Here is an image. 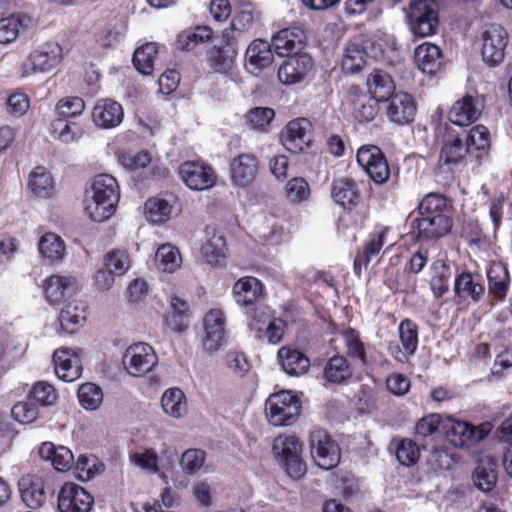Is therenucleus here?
<instances>
[{
  "instance_id": "36",
  "label": "nucleus",
  "mask_w": 512,
  "mask_h": 512,
  "mask_svg": "<svg viewBox=\"0 0 512 512\" xmlns=\"http://www.w3.org/2000/svg\"><path fill=\"white\" fill-rule=\"evenodd\" d=\"M39 456L45 461H49L52 467L58 472L69 471L75 462L72 451L62 445H55L52 442H44L38 450Z\"/></svg>"
},
{
  "instance_id": "10",
  "label": "nucleus",
  "mask_w": 512,
  "mask_h": 512,
  "mask_svg": "<svg viewBox=\"0 0 512 512\" xmlns=\"http://www.w3.org/2000/svg\"><path fill=\"white\" fill-rule=\"evenodd\" d=\"M233 13L230 27L223 32H230L237 36V41L242 36L255 32L261 24L262 12L252 0H232Z\"/></svg>"
},
{
  "instance_id": "59",
  "label": "nucleus",
  "mask_w": 512,
  "mask_h": 512,
  "mask_svg": "<svg viewBox=\"0 0 512 512\" xmlns=\"http://www.w3.org/2000/svg\"><path fill=\"white\" fill-rule=\"evenodd\" d=\"M399 338L407 355H412L418 347V325L411 319H403L398 327Z\"/></svg>"
},
{
  "instance_id": "31",
  "label": "nucleus",
  "mask_w": 512,
  "mask_h": 512,
  "mask_svg": "<svg viewBox=\"0 0 512 512\" xmlns=\"http://www.w3.org/2000/svg\"><path fill=\"white\" fill-rule=\"evenodd\" d=\"M46 301L51 305L61 303L76 290V279L62 275H51L42 284Z\"/></svg>"
},
{
  "instance_id": "19",
  "label": "nucleus",
  "mask_w": 512,
  "mask_h": 512,
  "mask_svg": "<svg viewBox=\"0 0 512 512\" xmlns=\"http://www.w3.org/2000/svg\"><path fill=\"white\" fill-rule=\"evenodd\" d=\"M222 41L221 45H214L207 51L208 64L217 73H227L230 71L238 54L236 35H232L230 32H223Z\"/></svg>"
},
{
  "instance_id": "37",
  "label": "nucleus",
  "mask_w": 512,
  "mask_h": 512,
  "mask_svg": "<svg viewBox=\"0 0 512 512\" xmlns=\"http://www.w3.org/2000/svg\"><path fill=\"white\" fill-rule=\"evenodd\" d=\"M366 85V93L380 102H385L396 93L392 77L382 69H373L367 77Z\"/></svg>"
},
{
  "instance_id": "3",
  "label": "nucleus",
  "mask_w": 512,
  "mask_h": 512,
  "mask_svg": "<svg viewBox=\"0 0 512 512\" xmlns=\"http://www.w3.org/2000/svg\"><path fill=\"white\" fill-rule=\"evenodd\" d=\"M332 200L347 213L356 212L355 226L362 227L369 216L368 208L363 204L362 182L351 176L336 177L330 185Z\"/></svg>"
},
{
  "instance_id": "64",
  "label": "nucleus",
  "mask_w": 512,
  "mask_h": 512,
  "mask_svg": "<svg viewBox=\"0 0 512 512\" xmlns=\"http://www.w3.org/2000/svg\"><path fill=\"white\" fill-rule=\"evenodd\" d=\"M460 237L470 246H480L487 242V237L476 219L463 221L460 229Z\"/></svg>"
},
{
  "instance_id": "53",
  "label": "nucleus",
  "mask_w": 512,
  "mask_h": 512,
  "mask_svg": "<svg viewBox=\"0 0 512 512\" xmlns=\"http://www.w3.org/2000/svg\"><path fill=\"white\" fill-rule=\"evenodd\" d=\"M39 253L50 261H59L65 255V243L55 233H45L38 242Z\"/></svg>"
},
{
  "instance_id": "52",
  "label": "nucleus",
  "mask_w": 512,
  "mask_h": 512,
  "mask_svg": "<svg viewBox=\"0 0 512 512\" xmlns=\"http://www.w3.org/2000/svg\"><path fill=\"white\" fill-rule=\"evenodd\" d=\"M31 19L24 14H12L0 19V44L16 40L20 29L28 26Z\"/></svg>"
},
{
  "instance_id": "5",
  "label": "nucleus",
  "mask_w": 512,
  "mask_h": 512,
  "mask_svg": "<svg viewBox=\"0 0 512 512\" xmlns=\"http://www.w3.org/2000/svg\"><path fill=\"white\" fill-rule=\"evenodd\" d=\"M302 449V442L294 435L281 434L274 439L272 444V452L276 461L294 480L301 479L307 472Z\"/></svg>"
},
{
  "instance_id": "1",
  "label": "nucleus",
  "mask_w": 512,
  "mask_h": 512,
  "mask_svg": "<svg viewBox=\"0 0 512 512\" xmlns=\"http://www.w3.org/2000/svg\"><path fill=\"white\" fill-rule=\"evenodd\" d=\"M415 212L417 216L410 223V234L417 242L439 240L453 228L452 206L440 193L425 195Z\"/></svg>"
},
{
  "instance_id": "56",
  "label": "nucleus",
  "mask_w": 512,
  "mask_h": 512,
  "mask_svg": "<svg viewBox=\"0 0 512 512\" xmlns=\"http://www.w3.org/2000/svg\"><path fill=\"white\" fill-rule=\"evenodd\" d=\"M472 478L479 490L483 492L492 491L497 483L496 465L491 462H480L474 469Z\"/></svg>"
},
{
  "instance_id": "21",
  "label": "nucleus",
  "mask_w": 512,
  "mask_h": 512,
  "mask_svg": "<svg viewBox=\"0 0 512 512\" xmlns=\"http://www.w3.org/2000/svg\"><path fill=\"white\" fill-rule=\"evenodd\" d=\"M385 111L388 120L396 125H407L414 121L417 104L412 95L397 92L388 100Z\"/></svg>"
},
{
  "instance_id": "2",
  "label": "nucleus",
  "mask_w": 512,
  "mask_h": 512,
  "mask_svg": "<svg viewBox=\"0 0 512 512\" xmlns=\"http://www.w3.org/2000/svg\"><path fill=\"white\" fill-rule=\"evenodd\" d=\"M85 196V214L93 222L101 223L114 215L120 199V188L115 177L102 173L94 176Z\"/></svg>"
},
{
  "instance_id": "39",
  "label": "nucleus",
  "mask_w": 512,
  "mask_h": 512,
  "mask_svg": "<svg viewBox=\"0 0 512 512\" xmlns=\"http://www.w3.org/2000/svg\"><path fill=\"white\" fill-rule=\"evenodd\" d=\"M277 356L283 370L290 376H300L309 370V358L297 349L283 346Z\"/></svg>"
},
{
  "instance_id": "60",
  "label": "nucleus",
  "mask_w": 512,
  "mask_h": 512,
  "mask_svg": "<svg viewBox=\"0 0 512 512\" xmlns=\"http://www.w3.org/2000/svg\"><path fill=\"white\" fill-rule=\"evenodd\" d=\"M78 479L88 481L101 473L104 469L103 463L94 455H80L74 462Z\"/></svg>"
},
{
  "instance_id": "43",
  "label": "nucleus",
  "mask_w": 512,
  "mask_h": 512,
  "mask_svg": "<svg viewBox=\"0 0 512 512\" xmlns=\"http://www.w3.org/2000/svg\"><path fill=\"white\" fill-rule=\"evenodd\" d=\"M464 140L469 154L477 160L486 156L491 147L490 132L484 125H476L468 132L465 130Z\"/></svg>"
},
{
  "instance_id": "15",
  "label": "nucleus",
  "mask_w": 512,
  "mask_h": 512,
  "mask_svg": "<svg viewBox=\"0 0 512 512\" xmlns=\"http://www.w3.org/2000/svg\"><path fill=\"white\" fill-rule=\"evenodd\" d=\"M204 337L203 348L210 352L218 351L226 342V316L221 309L213 308L207 311L202 319Z\"/></svg>"
},
{
  "instance_id": "34",
  "label": "nucleus",
  "mask_w": 512,
  "mask_h": 512,
  "mask_svg": "<svg viewBox=\"0 0 512 512\" xmlns=\"http://www.w3.org/2000/svg\"><path fill=\"white\" fill-rule=\"evenodd\" d=\"M177 204L178 198L174 194H167L166 197H150L144 204L145 215L152 223L167 222L174 214Z\"/></svg>"
},
{
  "instance_id": "27",
  "label": "nucleus",
  "mask_w": 512,
  "mask_h": 512,
  "mask_svg": "<svg viewBox=\"0 0 512 512\" xmlns=\"http://www.w3.org/2000/svg\"><path fill=\"white\" fill-rule=\"evenodd\" d=\"M389 227H382L378 231L369 234L361 249L357 251L353 268L356 275L360 276L362 269L367 268L373 257L377 256L383 248Z\"/></svg>"
},
{
  "instance_id": "63",
  "label": "nucleus",
  "mask_w": 512,
  "mask_h": 512,
  "mask_svg": "<svg viewBox=\"0 0 512 512\" xmlns=\"http://www.w3.org/2000/svg\"><path fill=\"white\" fill-rule=\"evenodd\" d=\"M274 117L275 111L269 107H254L245 114L246 123L255 130H264Z\"/></svg>"
},
{
  "instance_id": "9",
  "label": "nucleus",
  "mask_w": 512,
  "mask_h": 512,
  "mask_svg": "<svg viewBox=\"0 0 512 512\" xmlns=\"http://www.w3.org/2000/svg\"><path fill=\"white\" fill-rule=\"evenodd\" d=\"M358 165L376 185L388 182L391 168L383 150L374 144L362 145L356 154Z\"/></svg>"
},
{
  "instance_id": "18",
  "label": "nucleus",
  "mask_w": 512,
  "mask_h": 512,
  "mask_svg": "<svg viewBox=\"0 0 512 512\" xmlns=\"http://www.w3.org/2000/svg\"><path fill=\"white\" fill-rule=\"evenodd\" d=\"M158 358L153 347L147 343H136L127 348L123 364L130 375L143 376L157 364Z\"/></svg>"
},
{
  "instance_id": "16",
  "label": "nucleus",
  "mask_w": 512,
  "mask_h": 512,
  "mask_svg": "<svg viewBox=\"0 0 512 512\" xmlns=\"http://www.w3.org/2000/svg\"><path fill=\"white\" fill-rule=\"evenodd\" d=\"M352 117L360 124L372 122L378 112L380 101L373 98L358 85H351L346 94Z\"/></svg>"
},
{
  "instance_id": "50",
  "label": "nucleus",
  "mask_w": 512,
  "mask_h": 512,
  "mask_svg": "<svg viewBox=\"0 0 512 512\" xmlns=\"http://www.w3.org/2000/svg\"><path fill=\"white\" fill-rule=\"evenodd\" d=\"M85 109V102L80 97H65L61 99L56 106L58 118L53 122V132H56L59 126H62L63 120L74 119L81 115Z\"/></svg>"
},
{
  "instance_id": "32",
  "label": "nucleus",
  "mask_w": 512,
  "mask_h": 512,
  "mask_svg": "<svg viewBox=\"0 0 512 512\" xmlns=\"http://www.w3.org/2000/svg\"><path fill=\"white\" fill-rule=\"evenodd\" d=\"M124 117L123 107L111 99L99 100L92 110V119L96 126L103 129L115 128Z\"/></svg>"
},
{
  "instance_id": "38",
  "label": "nucleus",
  "mask_w": 512,
  "mask_h": 512,
  "mask_svg": "<svg viewBox=\"0 0 512 512\" xmlns=\"http://www.w3.org/2000/svg\"><path fill=\"white\" fill-rule=\"evenodd\" d=\"M488 292L497 301L502 302L508 294L510 274L502 262L493 263L487 271Z\"/></svg>"
},
{
  "instance_id": "51",
  "label": "nucleus",
  "mask_w": 512,
  "mask_h": 512,
  "mask_svg": "<svg viewBox=\"0 0 512 512\" xmlns=\"http://www.w3.org/2000/svg\"><path fill=\"white\" fill-rule=\"evenodd\" d=\"M158 55V45L154 42L146 43L138 47L133 54V65L135 69L143 74L150 75L154 70L155 60Z\"/></svg>"
},
{
  "instance_id": "6",
  "label": "nucleus",
  "mask_w": 512,
  "mask_h": 512,
  "mask_svg": "<svg viewBox=\"0 0 512 512\" xmlns=\"http://www.w3.org/2000/svg\"><path fill=\"white\" fill-rule=\"evenodd\" d=\"M440 133L442 146L435 167L436 173L445 171V169L452 171L453 167L463 163L466 154H469V148L464 142L465 129L457 130L445 123L440 128Z\"/></svg>"
},
{
  "instance_id": "7",
  "label": "nucleus",
  "mask_w": 512,
  "mask_h": 512,
  "mask_svg": "<svg viewBox=\"0 0 512 512\" xmlns=\"http://www.w3.org/2000/svg\"><path fill=\"white\" fill-rule=\"evenodd\" d=\"M300 398L291 391L282 390L271 394L265 402V414L274 426L292 425L300 416Z\"/></svg>"
},
{
  "instance_id": "44",
  "label": "nucleus",
  "mask_w": 512,
  "mask_h": 512,
  "mask_svg": "<svg viewBox=\"0 0 512 512\" xmlns=\"http://www.w3.org/2000/svg\"><path fill=\"white\" fill-rule=\"evenodd\" d=\"M189 322V304L187 301L173 296L171 298V309L165 316L166 326L173 332L181 333L188 329Z\"/></svg>"
},
{
  "instance_id": "20",
  "label": "nucleus",
  "mask_w": 512,
  "mask_h": 512,
  "mask_svg": "<svg viewBox=\"0 0 512 512\" xmlns=\"http://www.w3.org/2000/svg\"><path fill=\"white\" fill-rule=\"evenodd\" d=\"M131 260L126 250L114 249L104 256L106 270H99L95 280L100 289L106 290L114 282V276L124 275L130 268Z\"/></svg>"
},
{
  "instance_id": "35",
  "label": "nucleus",
  "mask_w": 512,
  "mask_h": 512,
  "mask_svg": "<svg viewBox=\"0 0 512 512\" xmlns=\"http://www.w3.org/2000/svg\"><path fill=\"white\" fill-rule=\"evenodd\" d=\"M274 60V54L270 43L263 39H254L246 49V66L252 72H260L269 67Z\"/></svg>"
},
{
  "instance_id": "22",
  "label": "nucleus",
  "mask_w": 512,
  "mask_h": 512,
  "mask_svg": "<svg viewBox=\"0 0 512 512\" xmlns=\"http://www.w3.org/2000/svg\"><path fill=\"white\" fill-rule=\"evenodd\" d=\"M313 67L312 58L306 53L286 56L277 71L278 79L285 85H292L304 80Z\"/></svg>"
},
{
  "instance_id": "42",
  "label": "nucleus",
  "mask_w": 512,
  "mask_h": 512,
  "mask_svg": "<svg viewBox=\"0 0 512 512\" xmlns=\"http://www.w3.org/2000/svg\"><path fill=\"white\" fill-rule=\"evenodd\" d=\"M353 375L352 366L344 355L329 358L323 368V378L332 384L347 383Z\"/></svg>"
},
{
  "instance_id": "26",
  "label": "nucleus",
  "mask_w": 512,
  "mask_h": 512,
  "mask_svg": "<svg viewBox=\"0 0 512 512\" xmlns=\"http://www.w3.org/2000/svg\"><path fill=\"white\" fill-rule=\"evenodd\" d=\"M53 363L56 375L65 382H73L82 374L80 358L70 348L62 347L55 350Z\"/></svg>"
},
{
  "instance_id": "57",
  "label": "nucleus",
  "mask_w": 512,
  "mask_h": 512,
  "mask_svg": "<svg viewBox=\"0 0 512 512\" xmlns=\"http://www.w3.org/2000/svg\"><path fill=\"white\" fill-rule=\"evenodd\" d=\"M445 417L438 413H430L420 418L415 425V436L418 440H425L439 432H443Z\"/></svg>"
},
{
  "instance_id": "11",
  "label": "nucleus",
  "mask_w": 512,
  "mask_h": 512,
  "mask_svg": "<svg viewBox=\"0 0 512 512\" xmlns=\"http://www.w3.org/2000/svg\"><path fill=\"white\" fill-rule=\"evenodd\" d=\"M409 20L414 35L426 37L435 34L439 25L437 4L432 0H414Z\"/></svg>"
},
{
  "instance_id": "62",
  "label": "nucleus",
  "mask_w": 512,
  "mask_h": 512,
  "mask_svg": "<svg viewBox=\"0 0 512 512\" xmlns=\"http://www.w3.org/2000/svg\"><path fill=\"white\" fill-rule=\"evenodd\" d=\"M77 396L81 406L87 410H95L103 400L102 389L94 383L80 385Z\"/></svg>"
},
{
  "instance_id": "4",
  "label": "nucleus",
  "mask_w": 512,
  "mask_h": 512,
  "mask_svg": "<svg viewBox=\"0 0 512 512\" xmlns=\"http://www.w3.org/2000/svg\"><path fill=\"white\" fill-rule=\"evenodd\" d=\"M236 303L245 309L247 316L255 322H264L270 316L269 306L262 303L266 297L263 283L254 276H244L233 285Z\"/></svg>"
},
{
  "instance_id": "24",
  "label": "nucleus",
  "mask_w": 512,
  "mask_h": 512,
  "mask_svg": "<svg viewBox=\"0 0 512 512\" xmlns=\"http://www.w3.org/2000/svg\"><path fill=\"white\" fill-rule=\"evenodd\" d=\"M454 294L460 301L480 302L485 295L482 275L468 270L459 273L454 280Z\"/></svg>"
},
{
  "instance_id": "49",
  "label": "nucleus",
  "mask_w": 512,
  "mask_h": 512,
  "mask_svg": "<svg viewBox=\"0 0 512 512\" xmlns=\"http://www.w3.org/2000/svg\"><path fill=\"white\" fill-rule=\"evenodd\" d=\"M451 268L443 260L432 264V276L429 281L430 289L436 299L443 297L449 291Z\"/></svg>"
},
{
  "instance_id": "58",
  "label": "nucleus",
  "mask_w": 512,
  "mask_h": 512,
  "mask_svg": "<svg viewBox=\"0 0 512 512\" xmlns=\"http://www.w3.org/2000/svg\"><path fill=\"white\" fill-rule=\"evenodd\" d=\"M181 255L179 250L171 244L161 245L156 252V262L158 268L164 272L172 273L181 265Z\"/></svg>"
},
{
  "instance_id": "33",
  "label": "nucleus",
  "mask_w": 512,
  "mask_h": 512,
  "mask_svg": "<svg viewBox=\"0 0 512 512\" xmlns=\"http://www.w3.org/2000/svg\"><path fill=\"white\" fill-rule=\"evenodd\" d=\"M414 60L421 72L435 75L443 65L444 56L439 46L431 42H424L416 47Z\"/></svg>"
},
{
  "instance_id": "25",
  "label": "nucleus",
  "mask_w": 512,
  "mask_h": 512,
  "mask_svg": "<svg viewBox=\"0 0 512 512\" xmlns=\"http://www.w3.org/2000/svg\"><path fill=\"white\" fill-rule=\"evenodd\" d=\"M481 115L478 107V97L466 94L458 99L448 111L449 125L458 126L462 130L464 127L470 126Z\"/></svg>"
},
{
  "instance_id": "47",
  "label": "nucleus",
  "mask_w": 512,
  "mask_h": 512,
  "mask_svg": "<svg viewBox=\"0 0 512 512\" xmlns=\"http://www.w3.org/2000/svg\"><path fill=\"white\" fill-rule=\"evenodd\" d=\"M341 336L344 341L346 356L362 366L366 365L368 363L367 352L360 333L355 328L348 327L341 332Z\"/></svg>"
},
{
  "instance_id": "14",
  "label": "nucleus",
  "mask_w": 512,
  "mask_h": 512,
  "mask_svg": "<svg viewBox=\"0 0 512 512\" xmlns=\"http://www.w3.org/2000/svg\"><path fill=\"white\" fill-rule=\"evenodd\" d=\"M94 497L84 487L75 482H65L57 494L59 512H90Z\"/></svg>"
},
{
  "instance_id": "48",
  "label": "nucleus",
  "mask_w": 512,
  "mask_h": 512,
  "mask_svg": "<svg viewBox=\"0 0 512 512\" xmlns=\"http://www.w3.org/2000/svg\"><path fill=\"white\" fill-rule=\"evenodd\" d=\"M203 257L209 264L222 265L227 257V244L223 234L214 232L201 248Z\"/></svg>"
},
{
  "instance_id": "61",
  "label": "nucleus",
  "mask_w": 512,
  "mask_h": 512,
  "mask_svg": "<svg viewBox=\"0 0 512 512\" xmlns=\"http://www.w3.org/2000/svg\"><path fill=\"white\" fill-rule=\"evenodd\" d=\"M28 396L29 399L33 400L37 406L53 405L58 398V394L54 386L45 381L36 382L32 386Z\"/></svg>"
},
{
  "instance_id": "12",
  "label": "nucleus",
  "mask_w": 512,
  "mask_h": 512,
  "mask_svg": "<svg viewBox=\"0 0 512 512\" xmlns=\"http://www.w3.org/2000/svg\"><path fill=\"white\" fill-rule=\"evenodd\" d=\"M309 443L311 455L320 468L330 470L339 464L340 447L325 430L317 429L311 432Z\"/></svg>"
},
{
  "instance_id": "30",
  "label": "nucleus",
  "mask_w": 512,
  "mask_h": 512,
  "mask_svg": "<svg viewBox=\"0 0 512 512\" xmlns=\"http://www.w3.org/2000/svg\"><path fill=\"white\" fill-rule=\"evenodd\" d=\"M259 168L258 158L252 153H242L231 162V180L234 185L247 187L256 178Z\"/></svg>"
},
{
  "instance_id": "17",
  "label": "nucleus",
  "mask_w": 512,
  "mask_h": 512,
  "mask_svg": "<svg viewBox=\"0 0 512 512\" xmlns=\"http://www.w3.org/2000/svg\"><path fill=\"white\" fill-rule=\"evenodd\" d=\"M481 55L483 61L494 67L499 65L505 56L508 44V33L501 25L492 24L482 34Z\"/></svg>"
},
{
  "instance_id": "40",
  "label": "nucleus",
  "mask_w": 512,
  "mask_h": 512,
  "mask_svg": "<svg viewBox=\"0 0 512 512\" xmlns=\"http://www.w3.org/2000/svg\"><path fill=\"white\" fill-rule=\"evenodd\" d=\"M28 189L39 198H51L55 192V182L51 172L44 166H36L28 176Z\"/></svg>"
},
{
  "instance_id": "13",
  "label": "nucleus",
  "mask_w": 512,
  "mask_h": 512,
  "mask_svg": "<svg viewBox=\"0 0 512 512\" xmlns=\"http://www.w3.org/2000/svg\"><path fill=\"white\" fill-rule=\"evenodd\" d=\"M183 183L191 190H207L217 182L214 168L203 160H186L178 168Z\"/></svg>"
},
{
  "instance_id": "41",
  "label": "nucleus",
  "mask_w": 512,
  "mask_h": 512,
  "mask_svg": "<svg viewBox=\"0 0 512 512\" xmlns=\"http://www.w3.org/2000/svg\"><path fill=\"white\" fill-rule=\"evenodd\" d=\"M87 306L83 301L72 300L65 304L59 314V322L62 330L73 334L86 319Z\"/></svg>"
},
{
  "instance_id": "23",
  "label": "nucleus",
  "mask_w": 512,
  "mask_h": 512,
  "mask_svg": "<svg viewBox=\"0 0 512 512\" xmlns=\"http://www.w3.org/2000/svg\"><path fill=\"white\" fill-rule=\"evenodd\" d=\"M311 128V122L306 118L289 121L281 136L284 147L294 154L304 151L312 142L309 135Z\"/></svg>"
},
{
  "instance_id": "8",
  "label": "nucleus",
  "mask_w": 512,
  "mask_h": 512,
  "mask_svg": "<svg viewBox=\"0 0 512 512\" xmlns=\"http://www.w3.org/2000/svg\"><path fill=\"white\" fill-rule=\"evenodd\" d=\"M487 424L472 425L466 421L456 420L446 416L443 426L445 439L456 448L470 447L483 440L489 434Z\"/></svg>"
},
{
  "instance_id": "28",
  "label": "nucleus",
  "mask_w": 512,
  "mask_h": 512,
  "mask_svg": "<svg viewBox=\"0 0 512 512\" xmlns=\"http://www.w3.org/2000/svg\"><path fill=\"white\" fill-rule=\"evenodd\" d=\"M305 34L299 27H288L273 35L270 45L279 56H289L299 53L304 47Z\"/></svg>"
},
{
  "instance_id": "29",
  "label": "nucleus",
  "mask_w": 512,
  "mask_h": 512,
  "mask_svg": "<svg viewBox=\"0 0 512 512\" xmlns=\"http://www.w3.org/2000/svg\"><path fill=\"white\" fill-rule=\"evenodd\" d=\"M20 496L24 504L30 509H39L47 499L45 480L37 475H25L19 483Z\"/></svg>"
},
{
  "instance_id": "46",
  "label": "nucleus",
  "mask_w": 512,
  "mask_h": 512,
  "mask_svg": "<svg viewBox=\"0 0 512 512\" xmlns=\"http://www.w3.org/2000/svg\"><path fill=\"white\" fill-rule=\"evenodd\" d=\"M367 51L363 45L355 42L347 44L341 61V68L345 74L360 72L367 62Z\"/></svg>"
},
{
  "instance_id": "54",
  "label": "nucleus",
  "mask_w": 512,
  "mask_h": 512,
  "mask_svg": "<svg viewBox=\"0 0 512 512\" xmlns=\"http://www.w3.org/2000/svg\"><path fill=\"white\" fill-rule=\"evenodd\" d=\"M161 406L168 415L179 418L187 410L186 397L179 388H169L161 398Z\"/></svg>"
},
{
  "instance_id": "55",
  "label": "nucleus",
  "mask_w": 512,
  "mask_h": 512,
  "mask_svg": "<svg viewBox=\"0 0 512 512\" xmlns=\"http://www.w3.org/2000/svg\"><path fill=\"white\" fill-rule=\"evenodd\" d=\"M61 47L56 44L51 51L45 48L34 50L29 55V62L35 71H49L59 62Z\"/></svg>"
},
{
  "instance_id": "45",
  "label": "nucleus",
  "mask_w": 512,
  "mask_h": 512,
  "mask_svg": "<svg viewBox=\"0 0 512 512\" xmlns=\"http://www.w3.org/2000/svg\"><path fill=\"white\" fill-rule=\"evenodd\" d=\"M213 38V30L209 26L198 25L185 29L177 35L176 48L181 51H191L198 45L207 43Z\"/></svg>"
}]
</instances>
